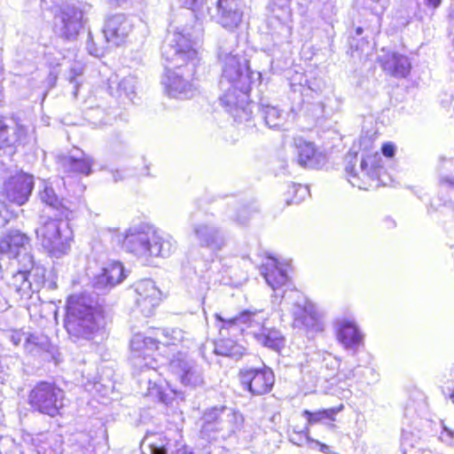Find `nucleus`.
I'll use <instances>...</instances> for the list:
<instances>
[{
	"instance_id": "39",
	"label": "nucleus",
	"mask_w": 454,
	"mask_h": 454,
	"mask_svg": "<svg viewBox=\"0 0 454 454\" xmlns=\"http://www.w3.org/2000/svg\"><path fill=\"white\" fill-rule=\"evenodd\" d=\"M177 2L181 7L191 10L195 13L204 6L206 0H177Z\"/></svg>"
},
{
	"instance_id": "54",
	"label": "nucleus",
	"mask_w": 454,
	"mask_h": 454,
	"mask_svg": "<svg viewBox=\"0 0 454 454\" xmlns=\"http://www.w3.org/2000/svg\"><path fill=\"white\" fill-rule=\"evenodd\" d=\"M122 0H116L117 4H121Z\"/></svg>"
},
{
	"instance_id": "36",
	"label": "nucleus",
	"mask_w": 454,
	"mask_h": 454,
	"mask_svg": "<svg viewBox=\"0 0 454 454\" xmlns=\"http://www.w3.org/2000/svg\"><path fill=\"white\" fill-rule=\"evenodd\" d=\"M10 131L11 128L0 119V148L11 146L16 143V138L11 137Z\"/></svg>"
},
{
	"instance_id": "40",
	"label": "nucleus",
	"mask_w": 454,
	"mask_h": 454,
	"mask_svg": "<svg viewBox=\"0 0 454 454\" xmlns=\"http://www.w3.org/2000/svg\"><path fill=\"white\" fill-rule=\"evenodd\" d=\"M83 72V67L80 63L74 64L70 68V74L68 76V80L71 83L74 84V95L77 93L78 83L76 82V77L80 76Z\"/></svg>"
},
{
	"instance_id": "6",
	"label": "nucleus",
	"mask_w": 454,
	"mask_h": 454,
	"mask_svg": "<svg viewBox=\"0 0 454 454\" xmlns=\"http://www.w3.org/2000/svg\"><path fill=\"white\" fill-rule=\"evenodd\" d=\"M215 319L221 324L218 325L222 336L231 333H247L263 347L278 351L285 345V339L282 333L276 328L266 327L264 322L266 317L263 310L246 309L235 317L224 318L220 314H215Z\"/></svg>"
},
{
	"instance_id": "22",
	"label": "nucleus",
	"mask_w": 454,
	"mask_h": 454,
	"mask_svg": "<svg viewBox=\"0 0 454 454\" xmlns=\"http://www.w3.org/2000/svg\"><path fill=\"white\" fill-rule=\"evenodd\" d=\"M126 278L120 262L107 263L92 279V286L98 292H106L120 284Z\"/></svg>"
},
{
	"instance_id": "2",
	"label": "nucleus",
	"mask_w": 454,
	"mask_h": 454,
	"mask_svg": "<svg viewBox=\"0 0 454 454\" xmlns=\"http://www.w3.org/2000/svg\"><path fill=\"white\" fill-rule=\"evenodd\" d=\"M238 39L231 35L220 42L218 62L221 67L219 99L235 121L242 122L250 119L249 91L261 78L259 72L250 69L248 60L236 50Z\"/></svg>"
},
{
	"instance_id": "44",
	"label": "nucleus",
	"mask_w": 454,
	"mask_h": 454,
	"mask_svg": "<svg viewBox=\"0 0 454 454\" xmlns=\"http://www.w3.org/2000/svg\"><path fill=\"white\" fill-rule=\"evenodd\" d=\"M395 146L394 144L387 143L382 145L381 151L384 156L392 158L395 153Z\"/></svg>"
},
{
	"instance_id": "7",
	"label": "nucleus",
	"mask_w": 454,
	"mask_h": 454,
	"mask_svg": "<svg viewBox=\"0 0 454 454\" xmlns=\"http://www.w3.org/2000/svg\"><path fill=\"white\" fill-rule=\"evenodd\" d=\"M122 247L143 263L151 264L154 258L170 256L176 242L168 234L137 225L127 230Z\"/></svg>"
},
{
	"instance_id": "17",
	"label": "nucleus",
	"mask_w": 454,
	"mask_h": 454,
	"mask_svg": "<svg viewBox=\"0 0 454 454\" xmlns=\"http://www.w3.org/2000/svg\"><path fill=\"white\" fill-rule=\"evenodd\" d=\"M38 197L41 202L59 212V215L69 219L74 211V205L67 200L63 199L56 191L53 182L43 180L39 186Z\"/></svg>"
},
{
	"instance_id": "12",
	"label": "nucleus",
	"mask_w": 454,
	"mask_h": 454,
	"mask_svg": "<svg viewBox=\"0 0 454 454\" xmlns=\"http://www.w3.org/2000/svg\"><path fill=\"white\" fill-rule=\"evenodd\" d=\"M168 369L184 386L196 387L204 384L201 367L189 356L187 351L178 350L173 354L168 362Z\"/></svg>"
},
{
	"instance_id": "14",
	"label": "nucleus",
	"mask_w": 454,
	"mask_h": 454,
	"mask_svg": "<svg viewBox=\"0 0 454 454\" xmlns=\"http://www.w3.org/2000/svg\"><path fill=\"white\" fill-rule=\"evenodd\" d=\"M82 27L83 12L74 5L64 6L55 16V32L67 40H74Z\"/></svg>"
},
{
	"instance_id": "27",
	"label": "nucleus",
	"mask_w": 454,
	"mask_h": 454,
	"mask_svg": "<svg viewBox=\"0 0 454 454\" xmlns=\"http://www.w3.org/2000/svg\"><path fill=\"white\" fill-rule=\"evenodd\" d=\"M299 165L305 168H317L324 160L325 156L317 153L315 146L311 143H302L298 147Z\"/></svg>"
},
{
	"instance_id": "55",
	"label": "nucleus",
	"mask_w": 454,
	"mask_h": 454,
	"mask_svg": "<svg viewBox=\"0 0 454 454\" xmlns=\"http://www.w3.org/2000/svg\"><path fill=\"white\" fill-rule=\"evenodd\" d=\"M4 220H0V224H4Z\"/></svg>"
},
{
	"instance_id": "13",
	"label": "nucleus",
	"mask_w": 454,
	"mask_h": 454,
	"mask_svg": "<svg viewBox=\"0 0 454 454\" xmlns=\"http://www.w3.org/2000/svg\"><path fill=\"white\" fill-rule=\"evenodd\" d=\"M239 378L243 388L253 395L268 394L275 383L273 371L265 365L262 368H242L239 370Z\"/></svg>"
},
{
	"instance_id": "3",
	"label": "nucleus",
	"mask_w": 454,
	"mask_h": 454,
	"mask_svg": "<svg viewBox=\"0 0 454 454\" xmlns=\"http://www.w3.org/2000/svg\"><path fill=\"white\" fill-rule=\"evenodd\" d=\"M181 329H158L154 336H145L142 333L135 334L130 340L132 351V364L140 371L138 384L141 393L153 401L168 404L175 395L176 391L168 382L157 375L158 362L153 356L159 344L164 346H177L184 343L189 348L191 340Z\"/></svg>"
},
{
	"instance_id": "18",
	"label": "nucleus",
	"mask_w": 454,
	"mask_h": 454,
	"mask_svg": "<svg viewBox=\"0 0 454 454\" xmlns=\"http://www.w3.org/2000/svg\"><path fill=\"white\" fill-rule=\"evenodd\" d=\"M213 17L223 27L232 31L240 25L243 11L238 0H216Z\"/></svg>"
},
{
	"instance_id": "41",
	"label": "nucleus",
	"mask_w": 454,
	"mask_h": 454,
	"mask_svg": "<svg viewBox=\"0 0 454 454\" xmlns=\"http://www.w3.org/2000/svg\"><path fill=\"white\" fill-rule=\"evenodd\" d=\"M12 134L11 137H14L16 138V143H25L27 137V129L21 125H17L15 129H11Z\"/></svg>"
},
{
	"instance_id": "20",
	"label": "nucleus",
	"mask_w": 454,
	"mask_h": 454,
	"mask_svg": "<svg viewBox=\"0 0 454 454\" xmlns=\"http://www.w3.org/2000/svg\"><path fill=\"white\" fill-rule=\"evenodd\" d=\"M380 158V157L379 154L363 158L360 163V173L362 174L361 176H359L357 170L355 169V166L351 163H348L345 169L348 176V180L351 185L359 189H368L366 186V180L373 179L378 176L377 168L379 166L376 164V160Z\"/></svg>"
},
{
	"instance_id": "23",
	"label": "nucleus",
	"mask_w": 454,
	"mask_h": 454,
	"mask_svg": "<svg viewBox=\"0 0 454 454\" xmlns=\"http://www.w3.org/2000/svg\"><path fill=\"white\" fill-rule=\"evenodd\" d=\"M30 239L19 230L9 231L0 240V256L20 259L27 253Z\"/></svg>"
},
{
	"instance_id": "49",
	"label": "nucleus",
	"mask_w": 454,
	"mask_h": 454,
	"mask_svg": "<svg viewBox=\"0 0 454 454\" xmlns=\"http://www.w3.org/2000/svg\"><path fill=\"white\" fill-rule=\"evenodd\" d=\"M319 445H320V450L321 451L325 452V453H327L328 450H329V446H327L326 444H324V443H319L317 442Z\"/></svg>"
},
{
	"instance_id": "35",
	"label": "nucleus",
	"mask_w": 454,
	"mask_h": 454,
	"mask_svg": "<svg viewBox=\"0 0 454 454\" xmlns=\"http://www.w3.org/2000/svg\"><path fill=\"white\" fill-rule=\"evenodd\" d=\"M289 193H293L294 198L291 200H287L286 203L288 205L299 204L309 194V190L306 186H303L300 184H293L292 185L289 186Z\"/></svg>"
},
{
	"instance_id": "43",
	"label": "nucleus",
	"mask_w": 454,
	"mask_h": 454,
	"mask_svg": "<svg viewBox=\"0 0 454 454\" xmlns=\"http://www.w3.org/2000/svg\"><path fill=\"white\" fill-rule=\"evenodd\" d=\"M10 340L14 346H19L26 338V334L21 332L14 331L9 335Z\"/></svg>"
},
{
	"instance_id": "48",
	"label": "nucleus",
	"mask_w": 454,
	"mask_h": 454,
	"mask_svg": "<svg viewBox=\"0 0 454 454\" xmlns=\"http://www.w3.org/2000/svg\"><path fill=\"white\" fill-rule=\"evenodd\" d=\"M47 434H41L39 435L36 436V438H33L32 441L35 443V442H42L43 440H45L47 439Z\"/></svg>"
},
{
	"instance_id": "25",
	"label": "nucleus",
	"mask_w": 454,
	"mask_h": 454,
	"mask_svg": "<svg viewBox=\"0 0 454 454\" xmlns=\"http://www.w3.org/2000/svg\"><path fill=\"white\" fill-rule=\"evenodd\" d=\"M380 63L385 72L397 78L406 77L411 67L409 59L397 52H387L383 55Z\"/></svg>"
},
{
	"instance_id": "8",
	"label": "nucleus",
	"mask_w": 454,
	"mask_h": 454,
	"mask_svg": "<svg viewBox=\"0 0 454 454\" xmlns=\"http://www.w3.org/2000/svg\"><path fill=\"white\" fill-rule=\"evenodd\" d=\"M39 244L51 256L61 257L70 249L72 231L67 222L47 217L35 231Z\"/></svg>"
},
{
	"instance_id": "28",
	"label": "nucleus",
	"mask_w": 454,
	"mask_h": 454,
	"mask_svg": "<svg viewBox=\"0 0 454 454\" xmlns=\"http://www.w3.org/2000/svg\"><path fill=\"white\" fill-rule=\"evenodd\" d=\"M260 113L265 124L270 129H279L284 127L286 121V114L275 106L262 104Z\"/></svg>"
},
{
	"instance_id": "10",
	"label": "nucleus",
	"mask_w": 454,
	"mask_h": 454,
	"mask_svg": "<svg viewBox=\"0 0 454 454\" xmlns=\"http://www.w3.org/2000/svg\"><path fill=\"white\" fill-rule=\"evenodd\" d=\"M201 433L209 437L212 432L222 433L223 437L231 436L240 429L243 416L232 407L221 405L207 409L201 419Z\"/></svg>"
},
{
	"instance_id": "9",
	"label": "nucleus",
	"mask_w": 454,
	"mask_h": 454,
	"mask_svg": "<svg viewBox=\"0 0 454 454\" xmlns=\"http://www.w3.org/2000/svg\"><path fill=\"white\" fill-rule=\"evenodd\" d=\"M19 270L7 278V286L20 298L30 296L31 292L37 291L44 278L43 269L35 266L33 255L25 253L18 262Z\"/></svg>"
},
{
	"instance_id": "33",
	"label": "nucleus",
	"mask_w": 454,
	"mask_h": 454,
	"mask_svg": "<svg viewBox=\"0 0 454 454\" xmlns=\"http://www.w3.org/2000/svg\"><path fill=\"white\" fill-rule=\"evenodd\" d=\"M47 344V340L43 336H38L35 334H29L25 338L24 348L29 352L33 353L37 349H43Z\"/></svg>"
},
{
	"instance_id": "15",
	"label": "nucleus",
	"mask_w": 454,
	"mask_h": 454,
	"mask_svg": "<svg viewBox=\"0 0 454 454\" xmlns=\"http://www.w3.org/2000/svg\"><path fill=\"white\" fill-rule=\"evenodd\" d=\"M34 189V176L20 172L4 184V194L8 201L22 206L26 204Z\"/></svg>"
},
{
	"instance_id": "50",
	"label": "nucleus",
	"mask_w": 454,
	"mask_h": 454,
	"mask_svg": "<svg viewBox=\"0 0 454 454\" xmlns=\"http://www.w3.org/2000/svg\"><path fill=\"white\" fill-rule=\"evenodd\" d=\"M402 446H403V453L404 454H411V451L407 448V442H403Z\"/></svg>"
},
{
	"instance_id": "34",
	"label": "nucleus",
	"mask_w": 454,
	"mask_h": 454,
	"mask_svg": "<svg viewBox=\"0 0 454 454\" xmlns=\"http://www.w3.org/2000/svg\"><path fill=\"white\" fill-rule=\"evenodd\" d=\"M151 454H176L175 442L165 439H159V442H150Z\"/></svg>"
},
{
	"instance_id": "26",
	"label": "nucleus",
	"mask_w": 454,
	"mask_h": 454,
	"mask_svg": "<svg viewBox=\"0 0 454 454\" xmlns=\"http://www.w3.org/2000/svg\"><path fill=\"white\" fill-rule=\"evenodd\" d=\"M338 340L346 349L355 353L363 345L364 335L353 322L344 321L340 325Z\"/></svg>"
},
{
	"instance_id": "47",
	"label": "nucleus",
	"mask_w": 454,
	"mask_h": 454,
	"mask_svg": "<svg viewBox=\"0 0 454 454\" xmlns=\"http://www.w3.org/2000/svg\"><path fill=\"white\" fill-rule=\"evenodd\" d=\"M441 2L442 0H425L426 4L434 9L437 8L441 4Z\"/></svg>"
},
{
	"instance_id": "52",
	"label": "nucleus",
	"mask_w": 454,
	"mask_h": 454,
	"mask_svg": "<svg viewBox=\"0 0 454 454\" xmlns=\"http://www.w3.org/2000/svg\"><path fill=\"white\" fill-rule=\"evenodd\" d=\"M318 106L320 107V112H319V114L317 115L319 116V115H321L324 113V106H323L322 103H319Z\"/></svg>"
},
{
	"instance_id": "24",
	"label": "nucleus",
	"mask_w": 454,
	"mask_h": 454,
	"mask_svg": "<svg viewBox=\"0 0 454 454\" xmlns=\"http://www.w3.org/2000/svg\"><path fill=\"white\" fill-rule=\"evenodd\" d=\"M60 164L67 173L89 176L91 172L92 159L76 148L69 155L63 156Z\"/></svg>"
},
{
	"instance_id": "53",
	"label": "nucleus",
	"mask_w": 454,
	"mask_h": 454,
	"mask_svg": "<svg viewBox=\"0 0 454 454\" xmlns=\"http://www.w3.org/2000/svg\"><path fill=\"white\" fill-rule=\"evenodd\" d=\"M363 33V28L362 27H357L356 28V34L357 35H361Z\"/></svg>"
},
{
	"instance_id": "16",
	"label": "nucleus",
	"mask_w": 454,
	"mask_h": 454,
	"mask_svg": "<svg viewBox=\"0 0 454 454\" xmlns=\"http://www.w3.org/2000/svg\"><path fill=\"white\" fill-rule=\"evenodd\" d=\"M192 233L202 247L212 251H220L227 244L225 233L211 223H200L192 226Z\"/></svg>"
},
{
	"instance_id": "30",
	"label": "nucleus",
	"mask_w": 454,
	"mask_h": 454,
	"mask_svg": "<svg viewBox=\"0 0 454 454\" xmlns=\"http://www.w3.org/2000/svg\"><path fill=\"white\" fill-rule=\"evenodd\" d=\"M343 409V404L338 407L325 409L311 412L309 411H303V417L307 419L309 425L323 422L325 419L330 421L335 420V416Z\"/></svg>"
},
{
	"instance_id": "42",
	"label": "nucleus",
	"mask_w": 454,
	"mask_h": 454,
	"mask_svg": "<svg viewBox=\"0 0 454 454\" xmlns=\"http://www.w3.org/2000/svg\"><path fill=\"white\" fill-rule=\"evenodd\" d=\"M440 440L447 444H451L454 440V431L443 426L442 431L439 436Z\"/></svg>"
},
{
	"instance_id": "38",
	"label": "nucleus",
	"mask_w": 454,
	"mask_h": 454,
	"mask_svg": "<svg viewBox=\"0 0 454 454\" xmlns=\"http://www.w3.org/2000/svg\"><path fill=\"white\" fill-rule=\"evenodd\" d=\"M440 188L442 192H449L450 200H454V176H445L441 177Z\"/></svg>"
},
{
	"instance_id": "1",
	"label": "nucleus",
	"mask_w": 454,
	"mask_h": 454,
	"mask_svg": "<svg viewBox=\"0 0 454 454\" xmlns=\"http://www.w3.org/2000/svg\"><path fill=\"white\" fill-rule=\"evenodd\" d=\"M202 27L197 20L191 26H177L161 46L162 57L174 67L162 79L167 93L176 98H192L196 89L191 80L200 62L198 43Z\"/></svg>"
},
{
	"instance_id": "4",
	"label": "nucleus",
	"mask_w": 454,
	"mask_h": 454,
	"mask_svg": "<svg viewBox=\"0 0 454 454\" xmlns=\"http://www.w3.org/2000/svg\"><path fill=\"white\" fill-rule=\"evenodd\" d=\"M103 325V310L98 306V297L82 293L68 298L65 327L74 342L95 340L100 335Z\"/></svg>"
},
{
	"instance_id": "45",
	"label": "nucleus",
	"mask_w": 454,
	"mask_h": 454,
	"mask_svg": "<svg viewBox=\"0 0 454 454\" xmlns=\"http://www.w3.org/2000/svg\"><path fill=\"white\" fill-rule=\"evenodd\" d=\"M176 454H193L192 449L179 442H175Z\"/></svg>"
},
{
	"instance_id": "11",
	"label": "nucleus",
	"mask_w": 454,
	"mask_h": 454,
	"mask_svg": "<svg viewBox=\"0 0 454 454\" xmlns=\"http://www.w3.org/2000/svg\"><path fill=\"white\" fill-rule=\"evenodd\" d=\"M65 393L54 383L41 381L28 395V403L34 411L56 417L64 407Z\"/></svg>"
},
{
	"instance_id": "29",
	"label": "nucleus",
	"mask_w": 454,
	"mask_h": 454,
	"mask_svg": "<svg viewBox=\"0 0 454 454\" xmlns=\"http://www.w3.org/2000/svg\"><path fill=\"white\" fill-rule=\"evenodd\" d=\"M214 352L219 356L239 360L245 355L246 348L232 339L222 338L215 343Z\"/></svg>"
},
{
	"instance_id": "51",
	"label": "nucleus",
	"mask_w": 454,
	"mask_h": 454,
	"mask_svg": "<svg viewBox=\"0 0 454 454\" xmlns=\"http://www.w3.org/2000/svg\"><path fill=\"white\" fill-rule=\"evenodd\" d=\"M114 181H118V180H121L122 177L121 176V174L119 171H116L114 174Z\"/></svg>"
},
{
	"instance_id": "31",
	"label": "nucleus",
	"mask_w": 454,
	"mask_h": 454,
	"mask_svg": "<svg viewBox=\"0 0 454 454\" xmlns=\"http://www.w3.org/2000/svg\"><path fill=\"white\" fill-rule=\"evenodd\" d=\"M225 215L229 220L240 226L247 224L250 217L248 208L244 206H238L237 203L229 206Z\"/></svg>"
},
{
	"instance_id": "37",
	"label": "nucleus",
	"mask_w": 454,
	"mask_h": 454,
	"mask_svg": "<svg viewBox=\"0 0 454 454\" xmlns=\"http://www.w3.org/2000/svg\"><path fill=\"white\" fill-rule=\"evenodd\" d=\"M442 393L454 403V366L445 375V381L442 386Z\"/></svg>"
},
{
	"instance_id": "5",
	"label": "nucleus",
	"mask_w": 454,
	"mask_h": 454,
	"mask_svg": "<svg viewBox=\"0 0 454 454\" xmlns=\"http://www.w3.org/2000/svg\"><path fill=\"white\" fill-rule=\"evenodd\" d=\"M261 274L274 292L273 302H278L290 310L296 323L306 325L307 316L311 313L312 307L307 298L293 286L283 265L270 258L262 266Z\"/></svg>"
},
{
	"instance_id": "21",
	"label": "nucleus",
	"mask_w": 454,
	"mask_h": 454,
	"mask_svg": "<svg viewBox=\"0 0 454 454\" xmlns=\"http://www.w3.org/2000/svg\"><path fill=\"white\" fill-rule=\"evenodd\" d=\"M132 30V23L124 14L109 16L105 22L103 33L106 40L114 45H120Z\"/></svg>"
},
{
	"instance_id": "32",
	"label": "nucleus",
	"mask_w": 454,
	"mask_h": 454,
	"mask_svg": "<svg viewBox=\"0 0 454 454\" xmlns=\"http://www.w3.org/2000/svg\"><path fill=\"white\" fill-rule=\"evenodd\" d=\"M137 87V79L133 75L122 78L118 83L119 97H126L132 100Z\"/></svg>"
},
{
	"instance_id": "46",
	"label": "nucleus",
	"mask_w": 454,
	"mask_h": 454,
	"mask_svg": "<svg viewBox=\"0 0 454 454\" xmlns=\"http://www.w3.org/2000/svg\"><path fill=\"white\" fill-rule=\"evenodd\" d=\"M87 49H88V51H89L90 55H93V56H96V57H99L101 55V52L99 51V50H98V49L93 47V43H92L88 42Z\"/></svg>"
},
{
	"instance_id": "19",
	"label": "nucleus",
	"mask_w": 454,
	"mask_h": 454,
	"mask_svg": "<svg viewBox=\"0 0 454 454\" xmlns=\"http://www.w3.org/2000/svg\"><path fill=\"white\" fill-rule=\"evenodd\" d=\"M137 298L136 302L140 309L141 313L145 317L153 314V309L160 301V291L151 279L139 281L136 285Z\"/></svg>"
}]
</instances>
